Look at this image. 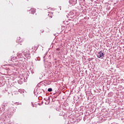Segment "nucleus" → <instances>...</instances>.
<instances>
[{"label":"nucleus","instance_id":"nucleus-1","mask_svg":"<svg viewBox=\"0 0 124 124\" xmlns=\"http://www.w3.org/2000/svg\"><path fill=\"white\" fill-rule=\"evenodd\" d=\"M24 41L23 39H21L20 37H18L17 38L16 42H18V43H22Z\"/></svg>","mask_w":124,"mask_h":124},{"label":"nucleus","instance_id":"nucleus-2","mask_svg":"<svg viewBox=\"0 0 124 124\" xmlns=\"http://www.w3.org/2000/svg\"><path fill=\"white\" fill-rule=\"evenodd\" d=\"M102 57H104V54H103L102 52H99L97 55V58L100 59V58H102Z\"/></svg>","mask_w":124,"mask_h":124},{"label":"nucleus","instance_id":"nucleus-3","mask_svg":"<svg viewBox=\"0 0 124 124\" xmlns=\"http://www.w3.org/2000/svg\"><path fill=\"white\" fill-rule=\"evenodd\" d=\"M31 12H32L31 13L32 14H34V13L35 12V10H34V9L33 8L31 9Z\"/></svg>","mask_w":124,"mask_h":124},{"label":"nucleus","instance_id":"nucleus-4","mask_svg":"<svg viewBox=\"0 0 124 124\" xmlns=\"http://www.w3.org/2000/svg\"><path fill=\"white\" fill-rule=\"evenodd\" d=\"M47 91H48V92H52V91H53V90L52 89V88H48Z\"/></svg>","mask_w":124,"mask_h":124},{"label":"nucleus","instance_id":"nucleus-5","mask_svg":"<svg viewBox=\"0 0 124 124\" xmlns=\"http://www.w3.org/2000/svg\"><path fill=\"white\" fill-rule=\"evenodd\" d=\"M43 32H44V31L41 30V32H40V34H41V33H43Z\"/></svg>","mask_w":124,"mask_h":124}]
</instances>
